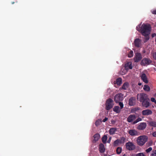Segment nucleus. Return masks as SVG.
<instances>
[{"instance_id": "obj_1", "label": "nucleus", "mask_w": 156, "mask_h": 156, "mask_svg": "<svg viewBox=\"0 0 156 156\" xmlns=\"http://www.w3.org/2000/svg\"><path fill=\"white\" fill-rule=\"evenodd\" d=\"M141 24L139 25L136 27V30L140 32L142 35L146 37V40L147 41L149 38L148 35L150 34L151 27L150 25L148 24L143 23L141 26Z\"/></svg>"}, {"instance_id": "obj_2", "label": "nucleus", "mask_w": 156, "mask_h": 156, "mask_svg": "<svg viewBox=\"0 0 156 156\" xmlns=\"http://www.w3.org/2000/svg\"><path fill=\"white\" fill-rule=\"evenodd\" d=\"M147 139L148 138L146 136L143 135L137 137L136 139L137 144L140 146H142L147 141Z\"/></svg>"}, {"instance_id": "obj_3", "label": "nucleus", "mask_w": 156, "mask_h": 156, "mask_svg": "<svg viewBox=\"0 0 156 156\" xmlns=\"http://www.w3.org/2000/svg\"><path fill=\"white\" fill-rule=\"evenodd\" d=\"M113 102V100L110 98L106 100L105 104V108L106 110H109L112 108L114 105Z\"/></svg>"}, {"instance_id": "obj_4", "label": "nucleus", "mask_w": 156, "mask_h": 156, "mask_svg": "<svg viewBox=\"0 0 156 156\" xmlns=\"http://www.w3.org/2000/svg\"><path fill=\"white\" fill-rule=\"evenodd\" d=\"M126 141V138L124 137H122L119 139L115 140L113 143V145L115 147L117 146L119 144H124Z\"/></svg>"}, {"instance_id": "obj_5", "label": "nucleus", "mask_w": 156, "mask_h": 156, "mask_svg": "<svg viewBox=\"0 0 156 156\" xmlns=\"http://www.w3.org/2000/svg\"><path fill=\"white\" fill-rule=\"evenodd\" d=\"M126 149L129 151L133 150L136 148V146L133 143L130 141L126 144Z\"/></svg>"}, {"instance_id": "obj_6", "label": "nucleus", "mask_w": 156, "mask_h": 156, "mask_svg": "<svg viewBox=\"0 0 156 156\" xmlns=\"http://www.w3.org/2000/svg\"><path fill=\"white\" fill-rule=\"evenodd\" d=\"M123 99V95L121 93L116 94L114 97V100L116 103H118Z\"/></svg>"}, {"instance_id": "obj_7", "label": "nucleus", "mask_w": 156, "mask_h": 156, "mask_svg": "<svg viewBox=\"0 0 156 156\" xmlns=\"http://www.w3.org/2000/svg\"><path fill=\"white\" fill-rule=\"evenodd\" d=\"M152 61L150 58H144L141 61V64L143 66L149 65L151 63Z\"/></svg>"}, {"instance_id": "obj_8", "label": "nucleus", "mask_w": 156, "mask_h": 156, "mask_svg": "<svg viewBox=\"0 0 156 156\" xmlns=\"http://www.w3.org/2000/svg\"><path fill=\"white\" fill-rule=\"evenodd\" d=\"M129 134L131 136H138L140 134V133L135 129H131L128 131Z\"/></svg>"}, {"instance_id": "obj_9", "label": "nucleus", "mask_w": 156, "mask_h": 156, "mask_svg": "<svg viewBox=\"0 0 156 156\" xmlns=\"http://www.w3.org/2000/svg\"><path fill=\"white\" fill-rule=\"evenodd\" d=\"M150 99L148 98L146 100L141 102L142 106L143 107L147 108L150 106Z\"/></svg>"}, {"instance_id": "obj_10", "label": "nucleus", "mask_w": 156, "mask_h": 156, "mask_svg": "<svg viewBox=\"0 0 156 156\" xmlns=\"http://www.w3.org/2000/svg\"><path fill=\"white\" fill-rule=\"evenodd\" d=\"M148 98L147 95L144 93H140L139 94V101L140 102L145 100Z\"/></svg>"}, {"instance_id": "obj_11", "label": "nucleus", "mask_w": 156, "mask_h": 156, "mask_svg": "<svg viewBox=\"0 0 156 156\" xmlns=\"http://www.w3.org/2000/svg\"><path fill=\"white\" fill-rule=\"evenodd\" d=\"M147 124L145 122L140 123L138 126L137 129L139 130H144L147 127Z\"/></svg>"}, {"instance_id": "obj_12", "label": "nucleus", "mask_w": 156, "mask_h": 156, "mask_svg": "<svg viewBox=\"0 0 156 156\" xmlns=\"http://www.w3.org/2000/svg\"><path fill=\"white\" fill-rule=\"evenodd\" d=\"M152 111L149 109L143 110L142 112V114L143 115L146 116L151 115L152 114Z\"/></svg>"}, {"instance_id": "obj_13", "label": "nucleus", "mask_w": 156, "mask_h": 156, "mask_svg": "<svg viewBox=\"0 0 156 156\" xmlns=\"http://www.w3.org/2000/svg\"><path fill=\"white\" fill-rule=\"evenodd\" d=\"M136 103V98L134 97H131L129 100V105L130 106H134Z\"/></svg>"}, {"instance_id": "obj_14", "label": "nucleus", "mask_w": 156, "mask_h": 156, "mask_svg": "<svg viewBox=\"0 0 156 156\" xmlns=\"http://www.w3.org/2000/svg\"><path fill=\"white\" fill-rule=\"evenodd\" d=\"M142 58V56L141 54L139 53H136L134 58V61L135 62H137L140 61Z\"/></svg>"}, {"instance_id": "obj_15", "label": "nucleus", "mask_w": 156, "mask_h": 156, "mask_svg": "<svg viewBox=\"0 0 156 156\" xmlns=\"http://www.w3.org/2000/svg\"><path fill=\"white\" fill-rule=\"evenodd\" d=\"M140 77L141 79L143 81L146 83H148V80H147V77L146 74L144 73H142Z\"/></svg>"}, {"instance_id": "obj_16", "label": "nucleus", "mask_w": 156, "mask_h": 156, "mask_svg": "<svg viewBox=\"0 0 156 156\" xmlns=\"http://www.w3.org/2000/svg\"><path fill=\"white\" fill-rule=\"evenodd\" d=\"M136 118V117L134 115H130L128 117L127 121L129 122H131Z\"/></svg>"}, {"instance_id": "obj_17", "label": "nucleus", "mask_w": 156, "mask_h": 156, "mask_svg": "<svg viewBox=\"0 0 156 156\" xmlns=\"http://www.w3.org/2000/svg\"><path fill=\"white\" fill-rule=\"evenodd\" d=\"M141 43V40L139 38H136L134 41V44L135 46L136 47L139 48L140 46Z\"/></svg>"}, {"instance_id": "obj_18", "label": "nucleus", "mask_w": 156, "mask_h": 156, "mask_svg": "<svg viewBox=\"0 0 156 156\" xmlns=\"http://www.w3.org/2000/svg\"><path fill=\"white\" fill-rule=\"evenodd\" d=\"M125 67L126 70H128L129 69H132V64L131 62H127L125 65Z\"/></svg>"}, {"instance_id": "obj_19", "label": "nucleus", "mask_w": 156, "mask_h": 156, "mask_svg": "<svg viewBox=\"0 0 156 156\" xmlns=\"http://www.w3.org/2000/svg\"><path fill=\"white\" fill-rule=\"evenodd\" d=\"M99 151L101 153H103L105 151V148L104 145L102 144L101 143L99 145Z\"/></svg>"}, {"instance_id": "obj_20", "label": "nucleus", "mask_w": 156, "mask_h": 156, "mask_svg": "<svg viewBox=\"0 0 156 156\" xmlns=\"http://www.w3.org/2000/svg\"><path fill=\"white\" fill-rule=\"evenodd\" d=\"M117 128H111L109 130V133L110 135H113L115 133V132L117 131Z\"/></svg>"}, {"instance_id": "obj_21", "label": "nucleus", "mask_w": 156, "mask_h": 156, "mask_svg": "<svg viewBox=\"0 0 156 156\" xmlns=\"http://www.w3.org/2000/svg\"><path fill=\"white\" fill-rule=\"evenodd\" d=\"M113 111L117 113H119L121 111V109L119 106H115L113 108Z\"/></svg>"}, {"instance_id": "obj_22", "label": "nucleus", "mask_w": 156, "mask_h": 156, "mask_svg": "<svg viewBox=\"0 0 156 156\" xmlns=\"http://www.w3.org/2000/svg\"><path fill=\"white\" fill-rule=\"evenodd\" d=\"M94 137V140L95 142L98 141L100 137V135L98 133L95 134L93 136Z\"/></svg>"}, {"instance_id": "obj_23", "label": "nucleus", "mask_w": 156, "mask_h": 156, "mask_svg": "<svg viewBox=\"0 0 156 156\" xmlns=\"http://www.w3.org/2000/svg\"><path fill=\"white\" fill-rule=\"evenodd\" d=\"M116 83L118 85H120L122 83V79L121 78H119L116 80Z\"/></svg>"}, {"instance_id": "obj_24", "label": "nucleus", "mask_w": 156, "mask_h": 156, "mask_svg": "<svg viewBox=\"0 0 156 156\" xmlns=\"http://www.w3.org/2000/svg\"><path fill=\"white\" fill-rule=\"evenodd\" d=\"M144 90L146 91H149L150 90V87L147 85H145L143 87Z\"/></svg>"}, {"instance_id": "obj_25", "label": "nucleus", "mask_w": 156, "mask_h": 156, "mask_svg": "<svg viewBox=\"0 0 156 156\" xmlns=\"http://www.w3.org/2000/svg\"><path fill=\"white\" fill-rule=\"evenodd\" d=\"M107 139V136L106 135H104L102 138V141L104 144H105L106 143V141Z\"/></svg>"}, {"instance_id": "obj_26", "label": "nucleus", "mask_w": 156, "mask_h": 156, "mask_svg": "<svg viewBox=\"0 0 156 156\" xmlns=\"http://www.w3.org/2000/svg\"><path fill=\"white\" fill-rule=\"evenodd\" d=\"M129 84L127 82L125 83L123 85L122 88L124 90H126L128 87Z\"/></svg>"}, {"instance_id": "obj_27", "label": "nucleus", "mask_w": 156, "mask_h": 156, "mask_svg": "<svg viewBox=\"0 0 156 156\" xmlns=\"http://www.w3.org/2000/svg\"><path fill=\"white\" fill-rule=\"evenodd\" d=\"M150 126L156 127V122L155 121H150L149 122Z\"/></svg>"}, {"instance_id": "obj_28", "label": "nucleus", "mask_w": 156, "mask_h": 156, "mask_svg": "<svg viewBox=\"0 0 156 156\" xmlns=\"http://www.w3.org/2000/svg\"><path fill=\"white\" fill-rule=\"evenodd\" d=\"M122 151V148L121 147H118L116 150V153L117 154H120Z\"/></svg>"}, {"instance_id": "obj_29", "label": "nucleus", "mask_w": 156, "mask_h": 156, "mask_svg": "<svg viewBox=\"0 0 156 156\" xmlns=\"http://www.w3.org/2000/svg\"><path fill=\"white\" fill-rule=\"evenodd\" d=\"M142 119L141 118L139 117L136 120H135L133 122V124H135L138 122L142 121Z\"/></svg>"}, {"instance_id": "obj_30", "label": "nucleus", "mask_w": 156, "mask_h": 156, "mask_svg": "<svg viewBox=\"0 0 156 156\" xmlns=\"http://www.w3.org/2000/svg\"><path fill=\"white\" fill-rule=\"evenodd\" d=\"M133 51H130L128 55V56L129 58H131L133 56Z\"/></svg>"}, {"instance_id": "obj_31", "label": "nucleus", "mask_w": 156, "mask_h": 156, "mask_svg": "<svg viewBox=\"0 0 156 156\" xmlns=\"http://www.w3.org/2000/svg\"><path fill=\"white\" fill-rule=\"evenodd\" d=\"M140 109V108L139 107L135 108L132 110L131 112L133 113H135L136 112L138 111Z\"/></svg>"}, {"instance_id": "obj_32", "label": "nucleus", "mask_w": 156, "mask_h": 156, "mask_svg": "<svg viewBox=\"0 0 156 156\" xmlns=\"http://www.w3.org/2000/svg\"><path fill=\"white\" fill-rule=\"evenodd\" d=\"M119 103L120 107V109H122L123 108L124 105L122 102H119Z\"/></svg>"}, {"instance_id": "obj_33", "label": "nucleus", "mask_w": 156, "mask_h": 156, "mask_svg": "<svg viewBox=\"0 0 156 156\" xmlns=\"http://www.w3.org/2000/svg\"><path fill=\"white\" fill-rule=\"evenodd\" d=\"M152 148L151 147H150L148 148L146 150V152L147 153H149V152H150L151 151H152Z\"/></svg>"}, {"instance_id": "obj_34", "label": "nucleus", "mask_w": 156, "mask_h": 156, "mask_svg": "<svg viewBox=\"0 0 156 156\" xmlns=\"http://www.w3.org/2000/svg\"><path fill=\"white\" fill-rule=\"evenodd\" d=\"M151 156H156V150L153 151Z\"/></svg>"}, {"instance_id": "obj_35", "label": "nucleus", "mask_w": 156, "mask_h": 156, "mask_svg": "<svg viewBox=\"0 0 156 156\" xmlns=\"http://www.w3.org/2000/svg\"><path fill=\"white\" fill-rule=\"evenodd\" d=\"M137 154L138 156H146L143 153H140Z\"/></svg>"}, {"instance_id": "obj_36", "label": "nucleus", "mask_w": 156, "mask_h": 156, "mask_svg": "<svg viewBox=\"0 0 156 156\" xmlns=\"http://www.w3.org/2000/svg\"><path fill=\"white\" fill-rule=\"evenodd\" d=\"M153 56L154 59L156 61V52L153 53Z\"/></svg>"}, {"instance_id": "obj_37", "label": "nucleus", "mask_w": 156, "mask_h": 156, "mask_svg": "<svg viewBox=\"0 0 156 156\" xmlns=\"http://www.w3.org/2000/svg\"><path fill=\"white\" fill-rule=\"evenodd\" d=\"M151 100L152 102H155L156 100L154 98H151Z\"/></svg>"}, {"instance_id": "obj_38", "label": "nucleus", "mask_w": 156, "mask_h": 156, "mask_svg": "<svg viewBox=\"0 0 156 156\" xmlns=\"http://www.w3.org/2000/svg\"><path fill=\"white\" fill-rule=\"evenodd\" d=\"M152 135L153 136L156 137V132H154L153 133Z\"/></svg>"}, {"instance_id": "obj_39", "label": "nucleus", "mask_w": 156, "mask_h": 156, "mask_svg": "<svg viewBox=\"0 0 156 156\" xmlns=\"http://www.w3.org/2000/svg\"><path fill=\"white\" fill-rule=\"evenodd\" d=\"M151 12L153 14L156 15V10L152 11Z\"/></svg>"}, {"instance_id": "obj_40", "label": "nucleus", "mask_w": 156, "mask_h": 156, "mask_svg": "<svg viewBox=\"0 0 156 156\" xmlns=\"http://www.w3.org/2000/svg\"><path fill=\"white\" fill-rule=\"evenodd\" d=\"M108 119V118L107 117H105V118L103 119V122H105L106 121H107Z\"/></svg>"}, {"instance_id": "obj_41", "label": "nucleus", "mask_w": 156, "mask_h": 156, "mask_svg": "<svg viewBox=\"0 0 156 156\" xmlns=\"http://www.w3.org/2000/svg\"><path fill=\"white\" fill-rule=\"evenodd\" d=\"M111 137H110L109 140H108V143H110V140H111Z\"/></svg>"}, {"instance_id": "obj_42", "label": "nucleus", "mask_w": 156, "mask_h": 156, "mask_svg": "<svg viewBox=\"0 0 156 156\" xmlns=\"http://www.w3.org/2000/svg\"><path fill=\"white\" fill-rule=\"evenodd\" d=\"M138 85H139V86H141V85H142V83H138Z\"/></svg>"}, {"instance_id": "obj_43", "label": "nucleus", "mask_w": 156, "mask_h": 156, "mask_svg": "<svg viewBox=\"0 0 156 156\" xmlns=\"http://www.w3.org/2000/svg\"><path fill=\"white\" fill-rule=\"evenodd\" d=\"M14 2H11V4H14Z\"/></svg>"}, {"instance_id": "obj_44", "label": "nucleus", "mask_w": 156, "mask_h": 156, "mask_svg": "<svg viewBox=\"0 0 156 156\" xmlns=\"http://www.w3.org/2000/svg\"><path fill=\"white\" fill-rule=\"evenodd\" d=\"M138 156V155H137V154H135V155H134V156Z\"/></svg>"}, {"instance_id": "obj_45", "label": "nucleus", "mask_w": 156, "mask_h": 156, "mask_svg": "<svg viewBox=\"0 0 156 156\" xmlns=\"http://www.w3.org/2000/svg\"><path fill=\"white\" fill-rule=\"evenodd\" d=\"M125 155H126V154H124V155H123V156H125Z\"/></svg>"}, {"instance_id": "obj_46", "label": "nucleus", "mask_w": 156, "mask_h": 156, "mask_svg": "<svg viewBox=\"0 0 156 156\" xmlns=\"http://www.w3.org/2000/svg\"><path fill=\"white\" fill-rule=\"evenodd\" d=\"M154 103H155V104H156V100H155V102H154Z\"/></svg>"}, {"instance_id": "obj_47", "label": "nucleus", "mask_w": 156, "mask_h": 156, "mask_svg": "<svg viewBox=\"0 0 156 156\" xmlns=\"http://www.w3.org/2000/svg\"><path fill=\"white\" fill-rule=\"evenodd\" d=\"M96 125H97V124H96Z\"/></svg>"}, {"instance_id": "obj_48", "label": "nucleus", "mask_w": 156, "mask_h": 156, "mask_svg": "<svg viewBox=\"0 0 156 156\" xmlns=\"http://www.w3.org/2000/svg\"><path fill=\"white\" fill-rule=\"evenodd\" d=\"M155 35H156V34Z\"/></svg>"}]
</instances>
